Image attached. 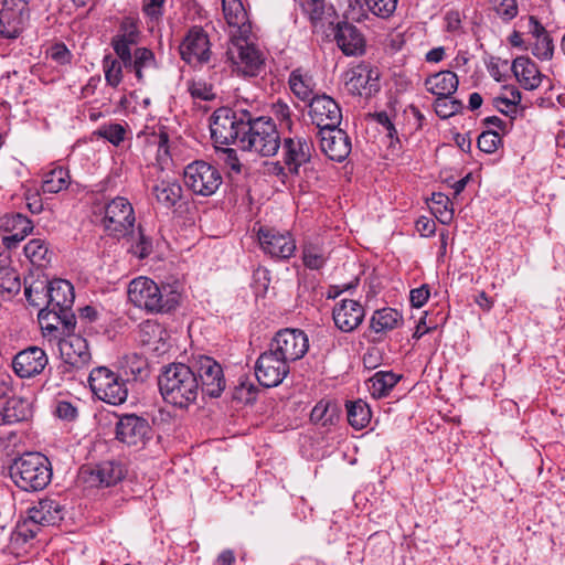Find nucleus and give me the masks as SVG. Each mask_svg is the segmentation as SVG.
Instances as JSON below:
<instances>
[{"instance_id":"obj_38","label":"nucleus","mask_w":565,"mask_h":565,"mask_svg":"<svg viewBox=\"0 0 565 565\" xmlns=\"http://www.w3.org/2000/svg\"><path fill=\"white\" fill-rule=\"evenodd\" d=\"M289 87L291 92L302 102L310 100L315 88L313 79L310 75L302 73L301 70H295L289 76Z\"/></svg>"},{"instance_id":"obj_61","label":"nucleus","mask_w":565,"mask_h":565,"mask_svg":"<svg viewBox=\"0 0 565 565\" xmlns=\"http://www.w3.org/2000/svg\"><path fill=\"white\" fill-rule=\"evenodd\" d=\"M55 414L58 418L71 422L77 417V408L70 402L61 401L56 405Z\"/></svg>"},{"instance_id":"obj_60","label":"nucleus","mask_w":565,"mask_h":565,"mask_svg":"<svg viewBox=\"0 0 565 565\" xmlns=\"http://www.w3.org/2000/svg\"><path fill=\"white\" fill-rule=\"evenodd\" d=\"M220 159L233 171L241 172V163L236 150L222 148L218 150Z\"/></svg>"},{"instance_id":"obj_25","label":"nucleus","mask_w":565,"mask_h":565,"mask_svg":"<svg viewBox=\"0 0 565 565\" xmlns=\"http://www.w3.org/2000/svg\"><path fill=\"white\" fill-rule=\"evenodd\" d=\"M321 151L331 160L341 162L351 152V140L348 134L339 127L318 130Z\"/></svg>"},{"instance_id":"obj_22","label":"nucleus","mask_w":565,"mask_h":565,"mask_svg":"<svg viewBox=\"0 0 565 565\" xmlns=\"http://www.w3.org/2000/svg\"><path fill=\"white\" fill-rule=\"evenodd\" d=\"M28 19L26 0H2V38H18Z\"/></svg>"},{"instance_id":"obj_27","label":"nucleus","mask_w":565,"mask_h":565,"mask_svg":"<svg viewBox=\"0 0 565 565\" xmlns=\"http://www.w3.org/2000/svg\"><path fill=\"white\" fill-rule=\"evenodd\" d=\"M332 316L337 328L351 332L362 323L365 311L360 302L344 299L333 308Z\"/></svg>"},{"instance_id":"obj_56","label":"nucleus","mask_w":565,"mask_h":565,"mask_svg":"<svg viewBox=\"0 0 565 565\" xmlns=\"http://www.w3.org/2000/svg\"><path fill=\"white\" fill-rule=\"evenodd\" d=\"M271 113L275 116V118L280 122L281 126H285L288 129L291 128V126H292L291 114L292 113H291V108L289 107V105L286 102L278 99L276 103H274L271 105Z\"/></svg>"},{"instance_id":"obj_40","label":"nucleus","mask_w":565,"mask_h":565,"mask_svg":"<svg viewBox=\"0 0 565 565\" xmlns=\"http://www.w3.org/2000/svg\"><path fill=\"white\" fill-rule=\"evenodd\" d=\"M68 184V171L62 167H58L44 174L41 189L43 193L55 194L62 190L67 189Z\"/></svg>"},{"instance_id":"obj_51","label":"nucleus","mask_w":565,"mask_h":565,"mask_svg":"<svg viewBox=\"0 0 565 565\" xmlns=\"http://www.w3.org/2000/svg\"><path fill=\"white\" fill-rule=\"evenodd\" d=\"M494 12L503 20L510 21L518 15L516 0H490Z\"/></svg>"},{"instance_id":"obj_28","label":"nucleus","mask_w":565,"mask_h":565,"mask_svg":"<svg viewBox=\"0 0 565 565\" xmlns=\"http://www.w3.org/2000/svg\"><path fill=\"white\" fill-rule=\"evenodd\" d=\"M334 40L345 55H361L365 50V40L358 28L349 22H339Z\"/></svg>"},{"instance_id":"obj_23","label":"nucleus","mask_w":565,"mask_h":565,"mask_svg":"<svg viewBox=\"0 0 565 565\" xmlns=\"http://www.w3.org/2000/svg\"><path fill=\"white\" fill-rule=\"evenodd\" d=\"M66 337L60 343V352L65 363L76 369H82L89 364L92 354L86 339L79 334H75L73 330L63 329Z\"/></svg>"},{"instance_id":"obj_14","label":"nucleus","mask_w":565,"mask_h":565,"mask_svg":"<svg viewBox=\"0 0 565 565\" xmlns=\"http://www.w3.org/2000/svg\"><path fill=\"white\" fill-rule=\"evenodd\" d=\"M290 372V364L271 348L262 353L255 363V375L264 387L279 385Z\"/></svg>"},{"instance_id":"obj_24","label":"nucleus","mask_w":565,"mask_h":565,"mask_svg":"<svg viewBox=\"0 0 565 565\" xmlns=\"http://www.w3.org/2000/svg\"><path fill=\"white\" fill-rule=\"evenodd\" d=\"M49 363L45 351L39 347H29L20 351L12 360V369L21 379L34 377L42 373Z\"/></svg>"},{"instance_id":"obj_42","label":"nucleus","mask_w":565,"mask_h":565,"mask_svg":"<svg viewBox=\"0 0 565 565\" xmlns=\"http://www.w3.org/2000/svg\"><path fill=\"white\" fill-rule=\"evenodd\" d=\"M46 280H35L30 286L24 287V296L28 302L41 309H46L49 313V296Z\"/></svg>"},{"instance_id":"obj_41","label":"nucleus","mask_w":565,"mask_h":565,"mask_svg":"<svg viewBox=\"0 0 565 565\" xmlns=\"http://www.w3.org/2000/svg\"><path fill=\"white\" fill-rule=\"evenodd\" d=\"M302 8L315 25L322 24L324 21L332 23L330 19L334 14V10L331 6H327L324 0H306Z\"/></svg>"},{"instance_id":"obj_1","label":"nucleus","mask_w":565,"mask_h":565,"mask_svg":"<svg viewBox=\"0 0 565 565\" xmlns=\"http://www.w3.org/2000/svg\"><path fill=\"white\" fill-rule=\"evenodd\" d=\"M158 385L162 398L178 408H188L194 404L201 392L195 371L183 363L167 365L159 376Z\"/></svg>"},{"instance_id":"obj_57","label":"nucleus","mask_w":565,"mask_h":565,"mask_svg":"<svg viewBox=\"0 0 565 565\" xmlns=\"http://www.w3.org/2000/svg\"><path fill=\"white\" fill-rule=\"evenodd\" d=\"M554 52V45L551 36H543L537 39L532 53L540 60L547 61L551 60Z\"/></svg>"},{"instance_id":"obj_33","label":"nucleus","mask_w":565,"mask_h":565,"mask_svg":"<svg viewBox=\"0 0 565 565\" xmlns=\"http://www.w3.org/2000/svg\"><path fill=\"white\" fill-rule=\"evenodd\" d=\"M125 68L132 71L138 81H143L145 73L157 68L154 53L148 47H137L128 58H120Z\"/></svg>"},{"instance_id":"obj_12","label":"nucleus","mask_w":565,"mask_h":565,"mask_svg":"<svg viewBox=\"0 0 565 565\" xmlns=\"http://www.w3.org/2000/svg\"><path fill=\"white\" fill-rule=\"evenodd\" d=\"M191 366L199 380L200 391L210 397H218L226 385L222 366L206 355L193 359Z\"/></svg>"},{"instance_id":"obj_62","label":"nucleus","mask_w":565,"mask_h":565,"mask_svg":"<svg viewBox=\"0 0 565 565\" xmlns=\"http://www.w3.org/2000/svg\"><path fill=\"white\" fill-rule=\"evenodd\" d=\"M429 288L427 285H423L419 288H415L411 291L409 299L413 307H423L429 298Z\"/></svg>"},{"instance_id":"obj_37","label":"nucleus","mask_w":565,"mask_h":565,"mask_svg":"<svg viewBox=\"0 0 565 565\" xmlns=\"http://www.w3.org/2000/svg\"><path fill=\"white\" fill-rule=\"evenodd\" d=\"M403 322V316L393 308L376 310L371 318V328L376 333L386 332L398 328Z\"/></svg>"},{"instance_id":"obj_2","label":"nucleus","mask_w":565,"mask_h":565,"mask_svg":"<svg viewBox=\"0 0 565 565\" xmlns=\"http://www.w3.org/2000/svg\"><path fill=\"white\" fill-rule=\"evenodd\" d=\"M130 302L147 313H167L175 309L181 294L169 284L158 285L148 277H137L128 286Z\"/></svg>"},{"instance_id":"obj_36","label":"nucleus","mask_w":565,"mask_h":565,"mask_svg":"<svg viewBox=\"0 0 565 565\" xmlns=\"http://www.w3.org/2000/svg\"><path fill=\"white\" fill-rule=\"evenodd\" d=\"M399 380L401 375L392 371H379L366 382V386L372 397L382 398L390 394Z\"/></svg>"},{"instance_id":"obj_31","label":"nucleus","mask_w":565,"mask_h":565,"mask_svg":"<svg viewBox=\"0 0 565 565\" xmlns=\"http://www.w3.org/2000/svg\"><path fill=\"white\" fill-rule=\"evenodd\" d=\"M151 193L160 205L171 209L181 200L182 186L173 178H161L151 186Z\"/></svg>"},{"instance_id":"obj_58","label":"nucleus","mask_w":565,"mask_h":565,"mask_svg":"<svg viewBox=\"0 0 565 565\" xmlns=\"http://www.w3.org/2000/svg\"><path fill=\"white\" fill-rule=\"evenodd\" d=\"M47 53L51 58L60 65H66L72 62L73 54L62 42L53 44L49 49Z\"/></svg>"},{"instance_id":"obj_44","label":"nucleus","mask_w":565,"mask_h":565,"mask_svg":"<svg viewBox=\"0 0 565 565\" xmlns=\"http://www.w3.org/2000/svg\"><path fill=\"white\" fill-rule=\"evenodd\" d=\"M122 67L124 63L118 57L115 58L111 55H106L103 60V70L105 74V81L107 85L117 87L122 81Z\"/></svg>"},{"instance_id":"obj_5","label":"nucleus","mask_w":565,"mask_h":565,"mask_svg":"<svg viewBox=\"0 0 565 565\" xmlns=\"http://www.w3.org/2000/svg\"><path fill=\"white\" fill-rule=\"evenodd\" d=\"M252 114L243 108L232 109L221 107L210 119L211 137L215 143L238 146L246 127L249 125Z\"/></svg>"},{"instance_id":"obj_50","label":"nucleus","mask_w":565,"mask_h":565,"mask_svg":"<svg viewBox=\"0 0 565 565\" xmlns=\"http://www.w3.org/2000/svg\"><path fill=\"white\" fill-rule=\"evenodd\" d=\"M96 134L99 137L108 140L114 146H118L120 142L124 141L126 130L124 126L120 124H109L99 127Z\"/></svg>"},{"instance_id":"obj_46","label":"nucleus","mask_w":565,"mask_h":565,"mask_svg":"<svg viewBox=\"0 0 565 565\" xmlns=\"http://www.w3.org/2000/svg\"><path fill=\"white\" fill-rule=\"evenodd\" d=\"M335 416V405L330 402L320 401L312 408L310 414V419L315 424H320L321 426H328L333 423V418Z\"/></svg>"},{"instance_id":"obj_19","label":"nucleus","mask_w":565,"mask_h":565,"mask_svg":"<svg viewBox=\"0 0 565 565\" xmlns=\"http://www.w3.org/2000/svg\"><path fill=\"white\" fill-rule=\"evenodd\" d=\"M257 237L262 249L273 258L288 259L296 252V242L288 232L260 227Z\"/></svg>"},{"instance_id":"obj_13","label":"nucleus","mask_w":565,"mask_h":565,"mask_svg":"<svg viewBox=\"0 0 565 565\" xmlns=\"http://www.w3.org/2000/svg\"><path fill=\"white\" fill-rule=\"evenodd\" d=\"M269 348L290 364L303 358L309 349V340L302 330L286 328L275 334Z\"/></svg>"},{"instance_id":"obj_48","label":"nucleus","mask_w":565,"mask_h":565,"mask_svg":"<svg viewBox=\"0 0 565 565\" xmlns=\"http://www.w3.org/2000/svg\"><path fill=\"white\" fill-rule=\"evenodd\" d=\"M434 107L438 117L447 119L459 113L462 104L460 100L449 99V97H437Z\"/></svg>"},{"instance_id":"obj_53","label":"nucleus","mask_w":565,"mask_h":565,"mask_svg":"<svg viewBox=\"0 0 565 565\" xmlns=\"http://www.w3.org/2000/svg\"><path fill=\"white\" fill-rule=\"evenodd\" d=\"M24 254L33 264H40L45 259L47 247L42 239L34 238L24 246Z\"/></svg>"},{"instance_id":"obj_9","label":"nucleus","mask_w":565,"mask_h":565,"mask_svg":"<svg viewBox=\"0 0 565 565\" xmlns=\"http://www.w3.org/2000/svg\"><path fill=\"white\" fill-rule=\"evenodd\" d=\"M88 384L92 393L104 403L121 405L128 397L126 382L107 366L94 367Z\"/></svg>"},{"instance_id":"obj_17","label":"nucleus","mask_w":565,"mask_h":565,"mask_svg":"<svg viewBox=\"0 0 565 565\" xmlns=\"http://www.w3.org/2000/svg\"><path fill=\"white\" fill-rule=\"evenodd\" d=\"M181 58L190 65H202L211 57L210 40L200 26H193L180 45Z\"/></svg>"},{"instance_id":"obj_34","label":"nucleus","mask_w":565,"mask_h":565,"mask_svg":"<svg viewBox=\"0 0 565 565\" xmlns=\"http://www.w3.org/2000/svg\"><path fill=\"white\" fill-rule=\"evenodd\" d=\"M458 76L451 71L438 72L425 81L426 89L437 97H450L458 88Z\"/></svg>"},{"instance_id":"obj_4","label":"nucleus","mask_w":565,"mask_h":565,"mask_svg":"<svg viewBox=\"0 0 565 565\" xmlns=\"http://www.w3.org/2000/svg\"><path fill=\"white\" fill-rule=\"evenodd\" d=\"M47 296H49V313L46 309H40L38 318L41 322H46L45 329L57 330L58 324L68 331L75 329L76 320L72 312L74 303V288L73 285L65 279H53L46 281Z\"/></svg>"},{"instance_id":"obj_55","label":"nucleus","mask_w":565,"mask_h":565,"mask_svg":"<svg viewBox=\"0 0 565 565\" xmlns=\"http://www.w3.org/2000/svg\"><path fill=\"white\" fill-rule=\"evenodd\" d=\"M188 90L194 99L212 100L215 97L213 86L203 81H193L189 83Z\"/></svg>"},{"instance_id":"obj_30","label":"nucleus","mask_w":565,"mask_h":565,"mask_svg":"<svg viewBox=\"0 0 565 565\" xmlns=\"http://www.w3.org/2000/svg\"><path fill=\"white\" fill-rule=\"evenodd\" d=\"M512 71L522 85L527 90L540 86L543 75L537 65L527 56H519L512 63Z\"/></svg>"},{"instance_id":"obj_54","label":"nucleus","mask_w":565,"mask_h":565,"mask_svg":"<svg viewBox=\"0 0 565 565\" xmlns=\"http://www.w3.org/2000/svg\"><path fill=\"white\" fill-rule=\"evenodd\" d=\"M501 143L499 132L487 130L478 137V148L486 153H493L498 150Z\"/></svg>"},{"instance_id":"obj_7","label":"nucleus","mask_w":565,"mask_h":565,"mask_svg":"<svg viewBox=\"0 0 565 565\" xmlns=\"http://www.w3.org/2000/svg\"><path fill=\"white\" fill-rule=\"evenodd\" d=\"M280 143V135L274 121L270 118H254L252 115L238 147L263 157H271L278 152Z\"/></svg>"},{"instance_id":"obj_29","label":"nucleus","mask_w":565,"mask_h":565,"mask_svg":"<svg viewBox=\"0 0 565 565\" xmlns=\"http://www.w3.org/2000/svg\"><path fill=\"white\" fill-rule=\"evenodd\" d=\"M138 24L132 18H124L118 33L111 39V46L119 58H128L130 47L139 41Z\"/></svg>"},{"instance_id":"obj_45","label":"nucleus","mask_w":565,"mask_h":565,"mask_svg":"<svg viewBox=\"0 0 565 565\" xmlns=\"http://www.w3.org/2000/svg\"><path fill=\"white\" fill-rule=\"evenodd\" d=\"M327 259L328 257L320 246L313 244H306L303 246L302 262L307 268L318 270L324 266Z\"/></svg>"},{"instance_id":"obj_63","label":"nucleus","mask_w":565,"mask_h":565,"mask_svg":"<svg viewBox=\"0 0 565 565\" xmlns=\"http://www.w3.org/2000/svg\"><path fill=\"white\" fill-rule=\"evenodd\" d=\"M26 207L32 214H39L43 210L42 199L39 192L32 193L30 190L23 192Z\"/></svg>"},{"instance_id":"obj_20","label":"nucleus","mask_w":565,"mask_h":565,"mask_svg":"<svg viewBox=\"0 0 565 565\" xmlns=\"http://www.w3.org/2000/svg\"><path fill=\"white\" fill-rule=\"evenodd\" d=\"M379 71L367 64H360L345 74V88L352 95L370 97L379 86Z\"/></svg>"},{"instance_id":"obj_6","label":"nucleus","mask_w":565,"mask_h":565,"mask_svg":"<svg viewBox=\"0 0 565 565\" xmlns=\"http://www.w3.org/2000/svg\"><path fill=\"white\" fill-rule=\"evenodd\" d=\"M63 519V508L54 499H41L35 505L29 509L28 519L18 523L11 535V543H25L33 539L40 526L55 525Z\"/></svg>"},{"instance_id":"obj_47","label":"nucleus","mask_w":565,"mask_h":565,"mask_svg":"<svg viewBox=\"0 0 565 565\" xmlns=\"http://www.w3.org/2000/svg\"><path fill=\"white\" fill-rule=\"evenodd\" d=\"M20 276L13 268L2 267V299L12 298L21 290Z\"/></svg>"},{"instance_id":"obj_18","label":"nucleus","mask_w":565,"mask_h":565,"mask_svg":"<svg viewBox=\"0 0 565 565\" xmlns=\"http://www.w3.org/2000/svg\"><path fill=\"white\" fill-rule=\"evenodd\" d=\"M125 477L120 462L103 461L96 466H84L79 470L81 480L88 487H111Z\"/></svg>"},{"instance_id":"obj_16","label":"nucleus","mask_w":565,"mask_h":565,"mask_svg":"<svg viewBox=\"0 0 565 565\" xmlns=\"http://www.w3.org/2000/svg\"><path fill=\"white\" fill-rule=\"evenodd\" d=\"M309 116L318 130L339 127L342 111L338 103L330 96L317 95L309 103Z\"/></svg>"},{"instance_id":"obj_64","label":"nucleus","mask_w":565,"mask_h":565,"mask_svg":"<svg viewBox=\"0 0 565 565\" xmlns=\"http://www.w3.org/2000/svg\"><path fill=\"white\" fill-rule=\"evenodd\" d=\"M447 32L456 33L461 30V14L458 10H449L445 14Z\"/></svg>"},{"instance_id":"obj_11","label":"nucleus","mask_w":565,"mask_h":565,"mask_svg":"<svg viewBox=\"0 0 565 565\" xmlns=\"http://www.w3.org/2000/svg\"><path fill=\"white\" fill-rule=\"evenodd\" d=\"M184 182L193 193L210 196L222 184V175L211 163L194 161L188 164L184 170Z\"/></svg>"},{"instance_id":"obj_21","label":"nucleus","mask_w":565,"mask_h":565,"mask_svg":"<svg viewBox=\"0 0 565 565\" xmlns=\"http://www.w3.org/2000/svg\"><path fill=\"white\" fill-rule=\"evenodd\" d=\"M284 160L290 173L298 174L300 167L310 162L315 147L307 136L286 138L282 142Z\"/></svg>"},{"instance_id":"obj_10","label":"nucleus","mask_w":565,"mask_h":565,"mask_svg":"<svg viewBox=\"0 0 565 565\" xmlns=\"http://www.w3.org/2000/svg\"><path fill=\"white\" fill-rule=\"evenodd\" d=\"M135 221L134 207L126 198L117 196L105 205L103 225L109 235L117 238L128 235Z\"/></svg>"},{"instance_id":"obj_43","label":"nucleus","mask_w":565,"mask_h":565,"mask_svg":"<svg viewBox=\"0 0 565 565\" xmlns=\"http://www.w3.org/2000/svg\"><path fill=\"white\" fill-rule=\"evenodd\" d=\"M124 370L135 381H145L149 376L147 360L136 353L126 356Z\"/></svg>"},{"instance_id":"obj_3","label":"nucleus","mask_w":565,"mask_h":565,"mask_svg":"<svg viewBox=\"0 0 565 565\" xmlns=\"http://www.w3.org/2000/svg\"><path fill=\"white\" fill-rule=\"evenodd\" d=\"M8 470L12 482L26 492L45 489L53 475L49 458L40 452H25L14 458Z\"/></svg>"},{"instance_id":"obj_35","label":"nucleus","mask_w":565,"mask_h":565,"mask_svg":"<svg viewBox=\"0 0 565 565\" xmlns=\"http://www.w3.org/2000/svg\"><path fill=\"white\" fill-rule=\"evenodd\" d=\"M31 416V403L23 397L12 395L2 407V425L20 423Z\"/></svg>"},{"instance_id":"obj_32","label":"nucleus","mask_w":565,"mask_h":565,"mask_svg":"<svg viewBox=\"0 0 565 565\" xmlns=\"http://www.w3.org/2000/svg\"><path fill=\"white\" fill-rule=\"evenodd\" d=\"M223 14L228 26L236 29L238 35L248 36L250 24L241 0H222Z\"/></svg>"},{"instance_id":"obj_49","label":"nucleus","mask_w":565,"mask_h":565,"mask_svg":"<svg viewBox=\"0 0 565 565\" xmlns=\"http://www.w3.org/2000/svg\"><path fill=\"white\" fill-rule=\"evenodd\" d=\"M22 227L20 231L8 233L2 236V245L7 248H13L18 243L23 241L33 230V224L29 218H18Z\"/></svg>"},{"instance_id":"obj_8","label":"nucleus","mask_w":565,"mask_h":565,"mask_svg":"<svg viewBox=\"0 0 565 565\" xmlns=\"http://www.w3.org/2000/svg\"><path fill=\"white\" fill-rule=\"evenodd\" d=\"M232 68L239 75L255 77L265 68V54L247 36L234 35L226 51Z\"/></svg>"},{"instance_id":"obj_59","label":"nucleus","mask_w":565,"mask_h":565,"mask_svg":"<svg viewBox=\"0 0 565 565\" xmlns=\"http://www.w3.org/2000/svg\"><path fill=\"white\" fill-rule=\"evenodd\" d=\"M166 0H143L142 12L152 21H158L163 15Z\"/></svg>"},{"instance_id":"obj_52","label":"nucleus","mask_w":565,"mask_h":565,"mask_svg":"<svg viewBox=\"0 0 565 565\" xmlns=\"http://www.w3.org/2000/svg\"><path fill=\"white\" fill-rule=\"evenodd\" d=\"M365 3L374 15L386 19L395 11L397 0H365Z\"/></svg>"},{"instance_id":"obj_15","label":"nucleus","mask_w":565,"mask_h":565,"mask_svg":"<svg viewBox=\"0 0 565 565\" xmlns=\"http://www.w3.org/2000/svg\"><path fill=\"white\" fill-rule=\"evenodd\" d=\"M151 427L148 420L135 414H125L116 425V437L129 447L142 448L150 439Z\"/></svg>"},{"instance_id":"obj_39","label":"nucleus","mask_w":565,"mask_h":565,"mask_svg":"<svg viewBox=\"0 0 565 565\" xmlns=\"http://www.w3.org/2000/svg\"><path fill=\"white\" fill-rule=\"evenodd\" d=\"M348 422L354 429H363L371 420L372 414L369 405L362 401L347 402Z\"/></svg>"},{"instance_id":"obj_26","label":"nucleus","mask_w":565,"mask_h":565,"mask_svg":"<svg viewBox=\"0 0 565 565\" xmlns=\"http://www.w3.org/2000/svg\"><path fill=\"white\" fill-rule=\"evenodd\" d=\"M138 338L140 343L148 350L162 354L169 349L170 338L166 328L157 320H146L139 324Z\"/></svg>"}]
</instances>
